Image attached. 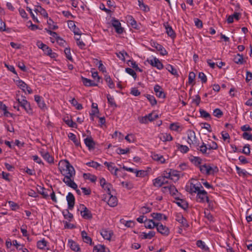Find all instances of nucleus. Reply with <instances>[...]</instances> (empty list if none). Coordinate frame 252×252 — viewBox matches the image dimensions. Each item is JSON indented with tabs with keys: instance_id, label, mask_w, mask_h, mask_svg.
I'll use <instances>...</instances> for the list:
<instances>
[{
	"instance_id": "f257e3e1",
	"label": "nucleus",
	"mask_w": 252,
	"mask_h": 252,
	"mask_svg": "<svg viewBox=\"0 0 252 252\" xmlns=\"http://www.w3.org/2000/svg\"><path fill=\"white\" fill-rule=\"evenodd\" d=\"M59 169L63 176H74L75 171L74 167L67 160H61L59 163Z\"/></svg>"
},
{
	"instance_id": "f03ea898",
	"label": "nucleus",
	"mask_w": 252,
	"mask_h": 252,
	"mask_svg": "<svg viewBox=\"0 0 252 252\" xmlns=\"http://www.w3.org/2000/svg\"><path fill=\"white\" fill-rule=\"evenodd\" d=\"M197 201L200 203H204L207 202H209V199L207 196V192L204 189H200L197 192L196 195Z\"/></svg>"
},
{
	"instance_id": "7ed1b4c3",
	"label": "nucleus",
	"mask_w": 252,
	"mask_h": 252,
	"mask_svg": "<svg viewBox=\"0 0 252 252\" xmlns=\"http://www.w3.org/2000/svg\"><path fill=\"white\" fill-rule=\"evenodd\" d=\"M22 99L20 102V106L29 114H32V111L30 103L26 100V97L22 96Z\"/></svg>"
},
{
	"instance_id": "20e7f679",
	"label": "nucleus",
	"mask_w": 252,
	"mask_h": 252,
	"mask_svg": "<svg viewBox=\"0 0 252 252\" xmlns=\"http://www.w3.org/2000/svg\"><path fill=\"white\" fill-rule=\"evenodd\" d=\"M151 46L155 48L157 51L160 52V55L162 56L166 55L167 52L165 48L160 44L158 43L157 42L154 41H151Z\"/></svg>"
},
{
	"instance_id": "39448f33",
	"label": "nucleus",
	"mask_w": 252,
	"mask_h": 252,
	"mask_svg": "<svg viewBox=\"0 0 252 252\" xmlns=\"http://www.w3.org/2000/svg\"><path fill=\"white\" fill-rule=\"evenodd\" d=\"M64 176V177L63 181L65 184L73 189H76L77 188V184L71 179L73 176H70L69 175Z\"/></svg>"
},
{
	"instance_id": "423d86ee",
	"label": "nucleus",
	"mask_w": 252,
	"mask_h": 252,
	"mask_svg": "<svg viewBox=\"0 0 252 252\" xmlns=\"http://www.w3.org/2000/svg\"><path fill=\"white\" fill-rule=\"evenodd\" d=\"M156 227L158 231L161 234L164 236H167L169 235L170 232L169 229L165 225H163L160 223H157Z\"/></svg>"
},
{
	"instance_id": "0eeeda50",
	"label": "nucleus",
	"mask_w": 252,
	"mask_h": 252,
	"mask_svg": "<svg viewBox=\"0 0 252 252\" xmlns=\"http://www.w3.org/2000/svg\"><path fill=\"white\" fill-rule=\"evenodd\" d=\"M112 25L115 28L117 33L121 34L123 32L124 29L121 26V24L119 20L114 18L112 20Z\"/></svg>"
},
{
	"instance_id": "6e6552de",
	"label": "nucleus",
	"mask_w": 252,
	"mask_h": 252,
	"mask_svg": "<svg viewBox=\"0 0 252 252\" xmlns=\"http://www.w3.org/2000/svg\"><path fill=\"white\" fill-rule=\"evenodd\" d=\"M80 208L82 210L81 211V215L84 219H91L92 218L91 211L85 205H82Z\"/></svg>"
},
{
	"instance_id": "1a4fd4ad",
	"label": "nucleus",
	"mask_w": 252,
	"mask_h": 252,
	"mask_svg": "<svg viewBox=\"0 0 252 252\" xmlns=\"http://www.w3.org/2000/svg\"><path fill=\"white\" fill-rule=\"evenodd\" d=\"M163 26L166 30V33L171 38L174 39L176 37V33L173 31L172 28L169 25L168 22L164 23Z\"/></svg>"
},
{
	"instance_id": "9d476101",
	"label": "nucleus",
	"mask_w": 252,
	"mask_h": 252,
	"mask_svg": "<svg viewBox=\"0 0 252 252\" xmlns=\"http://www.w3.org/2000/svg\"><path fill=\"white\" fill-rule=\"evenodd\" d=\"M84 143L89 150L94 149L95 143L92 137H87L84 139Z\"/></svg>"
},
{
	"instance_id": "9b49d317",
	"label": "nucleus",
	"mask_w": 252,
	"mask_h": 252,
	"mask_svg": "<svg viewBox=\"0 0 252 252\" xmlns=\"http://www.w3.org/2000/svg\"><path fill=\"white\" fill-rule=\"evenodd\" d=\"M176 220L181 224V226L184 228L189 227L188 223L186 219L181 214H177L176 216Z\"/></svg>"
},
{
	"instance_id": "f8f14e48",
	"label": "nucleus",
	"mask_w": 252,
	"mask_h": 252,
	"mask_svg": "<svg viewBox=\"0 0 252 252\" xmlns=\"http://www.w3.org/2000/svg\"><path fill=\"white\" fill-rule=\"evenodd\" d=\"M66 200L67 201L68 207L69 209H72L75 204V198L73 194L69 192L66 196Z\"/></svg>"
},
{
	"instance_id": "ddd939ff",
	"label": "nucleus",
	"mask_w": 252,
	"mask_h": 252,
	"mask_svg": "<svg viewBox=\"0 0 252 252\" xmlns=\"http://www.w3.org/2000/svg\"><path fill=\"white\" fill-rule=\"evenodd\" d=\"M100 234L104 239L110 240L113 235V232L111 230L102 229L100 231Z\"/></svg>"
},
{
	"instance_id": "4468645a",
	"label": "nucleus",
	"mask_w": 252,
	"mask_h": 252,
	"mask_svg": "<svg viewBox=\"0 0 252 252\" xmlns=\"http://www.w3.org/2000/svg\"><path fill=\"white\" fill-rule=\"evenodd\" d=\"M147 61L154 67H156L158 69H161L163 68V66L161 63L157 58H154V60H147Z\"/></svg>"
},
{
	"instance_id": "2eb2a0df",
	"label": "nucleus",
	"mask_w": 252,
	"mask_h": 252,
	"mask_svg": "<svg viewBox=\"0 0 252 252\" xmlns=\"http://www.w3.org/2000/svg\"><path fill=\"white\" fill-rule=\"evenodd\" d=\"M154 91L156 95L159 98H165V94L162 91L161 87L158 85H156L154 87Z\"/></svg>"
},
{
	"instance_id": "dca6fc26",
	"label": "nucleus",
	"mask_w": 252,
	"mask_h": 252,
	"mask_svg": "<svg viewBox=\"0 0 252 252\" xmlns=\"http://www.w3.org/2000/svg\"><path fill=\"white\" fill-rule=\"evenodd\" d=\"M152 158L154 160L157 161L159 163L163 164L165 163L166 159L161 155L153 153L152 154Z\"/></svg>"
},
{
	"instance_id": "f3484780",
	"label": "nucleus",
	"mask_w": 252,
	"mask_h": 252,
	"mask_svg": "<svg viewBox=\"0 0 252 252\" xmlns=\"http://www.w3.org/2000/svg\"><path fill=\"white\" fill-rule=\"evenodd\" d=\"M68 26H69V28L71 30H72V31L75 34L81 35V33L80 32V30L78 28H77L76 26L74 21H69Z\"/></svg>"
},
{
	"instance_id": "a211bd4d",
	"label": "nucleus",
	"mask_w": 252,
	"mask_h": 252,
	"mask_svg": "<svg viewBox=\"0 0 252 252\" xmlns=\"http://www.w3.org/2000/svg\"><path fill=\"white\" fill-rule=\"evenodd\" d=\"M145 226L149 229H153L157 226L156 223L153 220H148L147 218L144 220Z\"/></svg>"
},
{
	"instance_id": "6ab92c4d",
	"label": "nucleus",
	"mask_w": 252,
	"mask_h": 252,
	"mask_svg": "<svg viewBox=\"0 0 252 252\" xmlns=\"http://www.w3.org/2000/svg\"><path fill=\"white\" fill-rule=\"evenodd\" d=\"M81 79L83 84L86 86H96L97 85V83L94 80H91L84 77H82Z\"/></svg>"
},
{
	"instance_id": "aec40b11",
	"label": "nucleus",
	"mask_w": 252,
	"mask_h": 252,
	"mask_svg": "<svg viewBox=\"0 0 252 252\" xmlns=\"http://www.w3.org/2000/svg\"><path fill=\"white\" fill-rule=\"evenodd\" d=\"M107 203L111 207H114L116 206L118 204L117 197L110 194V195H109V199L107 201Z\"/></svg>"
},
{
	"instance_id": "412c9836",
	"label": "nucleus",
	"mask_w": 252,
	"mask_h": 252,
	"mask_svg": "<svg viewBox=\"0 0 252 252\" xmlns=\"http://www.w3.org/2000/svg\"><path fill=\"white\" fill-rule=\"evenodd\" d=\"M34 100L37 103L38 106L41 109H44L46 107V104L43 100L42 98L38 95H34Z\"/></svg>"
},
{
	"instance_id": "4be33fe9",
	"label": "nucleus",
	"mask_w": 252,
	"mask_h": 252,
	"mask_svg": "<svg viewBox=\"0 0 252 252\" xmlns=\"http://www.w3.org/2000/svg\"><path fill=\"white\" fill-rule=\"evenodd\" d=\"M104 164L107 167L108 169L113 173V171L114 170V174L115 175H117V172L118 171V168H116L115 166H114V163L113 162H108L107 161H105L104 163Z\"/></svg>"
},
{
	"instance_id": "5701e85b",
	"label": "nucleus",
	"mask_w": 252,
	"mask_h": 252,
	"mask_svg": "<svg viewBox=\"0 0 252 252\" xmlns=\"http://www.w3.org/2000/svg\"><path fill=\"white\" fill-rule=\"evenodd\" d=\"M93 252H109V250L104 245H98L94 247Z\"/></svg>"
},
{
	"instance_id": "b1692460",
	"label": "nucleus",
	"mask_w": 252,
	"mask_h": 252,
	"mask_svg": "<svg viewBox=\"0 0 252 252\" xmlns=\"http://www.w3.org/2000/svg\"><path fill=\"white\" fill-rule=\"evenodd\" d=\"M43 51L44 52V54L47 56H50L52 58H55L56 57V54L54 52H53L52 49L49 47L47 45L43 49Z\"/></svg>"
},
{
	"instance_id": "393cba45",
	"label": "nucleus",
	"mask_w": 252,
	"mask_h": 252,
	"mask_svg": "<svg viewBox=\"0 0 252 252\" xmlns=\"http://www.w3.org/2000/svg\"><path fill=\"white\" fill-rule=\"evenodd\" d=\"M164 191H169V193L172 195H176L177 193V189H176L174 186H169L167 187H164L163 188Z\"/></svg>"
},
{
	"instance_id": "a878e982",
	"label": "nucleus",
	"mask_w": 252,
	"mask_h": 252,
	"mask_svg": "<svg viewBox=\"0 0 252 252\" xmlns=\"http://www.w3.org/2000/svg\"><path fill=\"white\" fill-rule=\"evenodd\" d=\"M169 170L170 173H171L170 179L173 180L174 182L178 181L180 177L179 172L171 169Z\"/></svg>"
},
{
	"instance_id": "bb28decb",
	"label": "nucleus",
	"mask_w": 252,
	"mask_h": 252,
	"mask_svg": "<svg viewBox=\"0 0 252 252\" xmlns=\"http://www.w3.org/2000/svg\"><path fill=\"white\" fill-rule=\"evenodd\" d=\"M81 236L85 243L90 244V245L92 244V238L88 236V234L84 230L81 232Z\"/></svg>"
},
{
	"instance_id": "cd10ccee",
	"label": "nucleus",
	"mask_w": 252,
	"mask_h": 252,
	"mask_svg": "<svg viewBox=\"0 0 252 252\" xmlns=\"http://www.w3.org/2000/svg\"><path fill=\"white\" fill-rule=\"evenodd\" d=\"M201 188H203V187L200 185V187L196 186L195 185L193 184H190L189 188L188 189V191L190 193H196L199 190H200Z\"/></svg>"
},
{
	"instance_id": "c85d7f7f",
	"label": "nucleus",
	"mask_w": 252,
	"mask_h": 252,
	"mask_svg": "<svg viewBox=\"0 0 252 252\" xmlns=\"http://www.w3.org/2000/svg\"><path fill=\"white\" fill-rule=\"evenodd\" d=\"M195 134L194 131L189 130L188 132V143L191 145L193 143V141L195 139Z\"/></svg>"
},
{
	"instance_id": "c756f323",
	"label": "nucleus",
	"mask_w": 252,
	"mask_h": 252,
	"mask_svg": "<svg viewBox=\"0 0 252 252\" xmlns=\"http://www.w3.org/2000/svg\"><path fill=\"white\" fill-rule=\"evenodd\" d=\"M233 61L237 64H242L244 63L243 56L239 54L234 55Z\"/></svg>"
},
{
	"instance_id": "7c9ffc66",
	"label": "nucleus",
	"mask_w": 252,
	"mask_h": 252,
	"mask_svg": "<svg viewBox=\"0 0 252 252\" xmlns=\"http://www.w3.org/2000/svg\"><path fill=\"white\" fill-rule=\"evenodd\" d=\"M34 11L36 13H39L42 16H43L45 18H48V13L45 10V9L42 8L40 6H37V7L35 8Z\"/></svg>"
},
{
	"instance_id": "2f4dec72",
	"label": "nucleus",
	"mask_w": 252,
	"mask_h": 252,
	"mask_svg": "<svg viewBox=\"0 0 252 252\" xmlns=\"http://www.w3.org/2000/svg\"><path fill=\"white\" fill-rule=\"evenodd\" d=\"M68 244L70 249L75 251L78 252L80 251V248L79 245L74 241L72 240H68Z\"/></svg>"
},
{
	"instance_id": "473e14b6",
	"label": "nucleus",
	"mask_w": 252,
	"mask_h": 252,
	"mask_svg": "<svg viewBox=\"0 0 252 252\" xmlns=\"http://www.w3.org/2000/svg\"><path fill=\"white\" fill-rule=\"evenodd\" d=\"M163 178L161 177H159L153 180V185L155 187H161L163 185Z\"/></svg>"
},
{
	"instance_id": "72a5a7b5",
	"label": "nucleus",
	"mask_w": 252,
	"mask_h": 252,
	"mask_svg": "<svg viewBox=\"0 0 252 252\" xmlns=\"http://www.w3.org/2000/svg\"><path fill=\"white\" fill-rule=\"evenodd\" d=\"M160 139L163 142L170 141L173 140L172 136L170 134L163 133L160 136Z\"/></svg>"
},
{
	"instance_id": "f704fd0d",
	"label": "nucleus",
	"mask_w": 252,
	"mask_h": 252,
	"mask_svg": "<svg viewBox=\"0 0 252 252\" xmlns=\"http://www.w3.org/2000/svg\"><path fill=\"white\" fill-rule=\"evenodd\" d=\"M83 177L85 179L90 180L93 183H94L97 179V177L95 175H92L90 173H84Z\"/></svg>"
},
{
	"instance_id": "c9c22d12",
	"label": "nucleus",
	"mask_w": 252,
	"mask_h": 252,
	"mask_svg": "<svg viewBox=\"0 0 252 252\" xmlns=\"http://www.w3.org/2000/svg\"><path fill=\"white\" fill-rule=\"evenodd\" d=\"M196 245L198 247L204 251H209V248L205 245V243L202 240H198L196 242Z\"/></svg>"
},
{
	"instance_id": "e433bc0d",
	"label": "nucleus",
	"mask_w": 252,
	"mask_h": 252,
	"mask_svg": "<svg viewBox=\"0 0 252 252\" xmlns=\"http://www.w3.org/2000/svg\"><path fill=\"white\" fill-rule=\"evenodd\" d=\"M176 202L177 204L184 210L188 208V203L184 200L178 199Z\"/></svg>"
},
{
	"instance_id": "4c0bfd02",
	"label": "nucleus",
	"mask_w": 252,
	"mask_h": 252,
	"mask_svg": "<svg viewBox=\"0 0 252 252\" xmlns=\"http://www.w3.org/2000/svg\"><path fill=\"white\" fill-rule=\"evenodd\" d=\"M190 160L195 166H199L202 162L201 158L198 157H192V158L190 159Z\"/></svg>"
},
{
	"instance_id": "58836bf2",
	"label": "nucleus",
	"mask_w": 252,
	"mask_h": 252,
	"mask_svg": "<svg viewBox=\"0 0 252 252\" xmlns=\"http://www.w3.org/2000/svg\"><path fill=\"white\" fill-rule=\"evenodd\" d=\"M68 136L69 138L74 142L76 146H78L80 145V142L77 139L76 136L74 134L69 133Z\"/></svg>"
},
{
	"instance_id": "ea45409f",
	"label": "nucleus",
	"mask_w": 252,
	"mask_h": 252,
	"mask_svg": "<svg viewBox=\"0 0 252 252\" xmlns=\"http://www.w3.org/2000/svg\"><path fill=\"white\" fill-rule=\"evenodd\" d=\"M199 113L201 117L206 119L207 120H211V116L210 114L206 112L205 110L200 109L199 110Z\"/></svg>"
},
{
	"instance_id": "a19ab883",
	"label": "nucleus",
	"mask_w": 252,
	"mask_h": 252,
	"mask_svg": "<svg viewBox=\"0 0 252 252\" xmlns=\"http://www.w3.org/2000/svg\"><path fill=\"white\" fill-rule=\"evenodd\" d=\"M155 235V232L154 231H150L148 233L143 232L141 236L142 239H151Z\"/></svg>"
},
{
	"instance_id": "79ce46f5",
	"label": "nucleus",
	"mask_w": 252,
	"mask_h": 252,
	"mask_svg": "<svg viewBox=\"0 0 252 252\" xmlns=\"http://www.w3.org/2000/svg\"><path fill=\"white\" fill-rule=\"evenodd\" d=\"M107 99L109 104L112 107H116L117 104L115 103L114 98L110 94H107Z\"/></svg>"
},
{
	"instance_id": "37998d69",
	"label": "nucleus",
	"mask_w": 252,
	"mask_h": 252,
	"mask_svg": "<svg viewBox=\"0 0 252 252\" xmlns=\"http://www.w3.org/2000/svg\"><path fill=\"white\" fill-rule=\"evenodd\" d=\"M43 158L49 163H53L54 162V158L50 156L48 152L43 155Z\"/></svg>"
},
{
	"instance_id": "c03bdc74",
	"label": "nucleus",
	"mask_w": 252,
	"mask_h": 252,
	"mask_svg": "<svg viewBox=\"0 0 252 252\" xmlns=\"http://www.w3.org/2000/svg\"><path fill=\"white\" fill-rule=\"evenodd\" d=\"M105 80L107 83L108 86L110 89H113L115 87L114 83L109 76H105Z\"/></svg>"
},
{
	"instance_id": "a18cd8bd",
	"label": "nucleus",
	"mask_w": 252,
	"mask_h": 252,
	"mask_svg": "<svg viewBox=\"0 0 252 252\" xmlns=\"http://www.w3.org/2000/svg\"><path fill=\"white\" fill-rule=\"evenodd\" d=\"M166 69L172 74H173V75H174L175 76H178V75L176 69H175L172 65H171L170 64H168L167 65Z\"/></svg>"
},
{
	"instance_id": "49530a36",
	"label": "nucleus",
	"mask_w": 252,
	"mask_h": 252,
	"mask_svg": "<svg viewBox=\"0 0 252 252\" xmlns=\"http://www.w3.org/2000/svg\"><path fill=\"white\" fill-rule=\"evenodd\" d=\"M146 97L152 106L155 105L157 104V101L154 96L151 94H147Z\"/></svg>"
},
{
	"instance_id": "de8ad7c7",
	"label": "nucleus",
	"mask_w": 252,
	"mask_h": 252,
	"mask_svg": "<svg viewBox=\"0 0 252 252\" xmlns=\"http://www.w3.org/2000/svg\"><path fill=\"white\" fill-rule=\"evenodd\" d=\"M18 86L24 92H26V88L27 87V84L22 80H19L17 82Z\"/></svg>"
},
{
	"instance_id": "09e8293b",
	"label": "nucleus",
	"mask_w": 252,
	"mask_h": 252,
	"mask_svg": "<svg viewBox=\"0 0 252 252\" xmlns=\"http://www.w3.org/2000/svg\"><path fill=\"white\" fill-rule=\"evenodd\" d=\"M47 245V242L43 239L37 243V247L40 249H43Z\"/></svg>"
},
{
	"instance_id": "8fccbe9b",
	"label": "nucleus",
	"mask_w": 252,
	"mask_h": 252,
	"mask_svg": "<svg viewBox=\"0 0 252 252\" xmlns=\"http://www.w3.org/2000/svg\"><path fill=\"white\" fill-rule=\"evenodd\" d=\"M64 122L70 127H76V124L71 119L67 118V119L64 120Z\"/></svg>"
},
{
	"instance_id": "3c124183",
	"label": "nucleus",
	"mask_w": 252,
	"mask_h": 252,
	"mask_svg": "<svg viewBox=\"0 0 252 252\" xmlns=\"http://www.w3.org/2000/svg\"><path fill=\"white\" fill-rule=\"evenodd\" d=\"M71 104L76 107L77 110H81L83 108L82 104L78 103L75 98H73L70 101Z\"/></svg>"
},
{
	"instance_id": "603ef678",
	"label": "nucleus",
	"mask_w": 252,
	"mask_h": 252,
	"mask_svg": "<svg viewBox=\"0 0 252 252\" xmlns=\"http://www.w3.org/2000/svg\"><path fill=\"white\" fill-rule=\"evenodd\" d=\"M86 165L90 166L93 167L95 169H97L98 167L100 166V164L97 162L94 161H91L90 162H88L86 163Z\"/></svg>"
},
{
	"instance_id": "864d4df0",
	"label": "nucleus",
	"mask_w": 252,
	"mask_h": 252,
	"mask_svg": "<svg viewBox=\"0 0 252 252\" xmlns=\"http://www.w3.org/2000/svg\"><path fill=\"white\" fill-rule=\"evenodd\" d=\"M177 147L178 149L183 153H186L189 150L188 147L185 145L178 144Z\"/></svg>"
},
{
	"instance_id": "5fc2aeb1",
	"label": "nucleus",
	"mask_w": 252,
	"mask_h": 252,
	"mask_svg": "<svg viewBox=\"0 0 252 252\" xmlns=\"http://www.w3.org/2000/svg\"><path fill=\"white\" fill-rule=\"evenodd\" d=\"M152 217L158 220H160L162 219L163 214L158 213H153L151 214Z\"/></svg>"
},
{
	"instance_id": "6e6d98bb",
	"label": "nucleus",
	"mask_w": 252,
	"mask_h": 252,
	"mask_svg": "<svg viewBox=\"0 0 252 252\" xmlns=\"http://www.w3.org/2000/svg\"><path fill=\"white\" fill-rule=\"evenodd\" d=\"M63 215L65 219L70 220L73 218V215L70 213L68 210H66L63 212Z\"/></svg>"
},
{
	"instance_id": "4d7b16f0",
	"label": "nucleus",
	"mask_w": 252,
	"mask_h": 252,
	"mask_svg": "<svg viewBox=\"0 0 252 252\" xmlns=\"http://www.w3.org/2000/svg\"><path fill=\"white\" fill-rule=\"evenodd\" d=\"M213 115L218 118H220L223 115V113L220 109L216 108L213 111Z\"/></svg>"
},
{
	"instance_id": "13d9d810",
	"label": "nucleus",
	"mask_w": 252,
	"mask_h": 252,
	"mask_svg": "<svg viewBox=\"0 0 252 252\" xmlns=\"http://www.w3.org/2000/svg\"><path fill=\"white\" fill-rule=\"evenodd\" d=\"M129 62L130 63V66H132L133 68H134L136 71H139V72H142V69L140 68L138 66L137 63L135 62L134 61H129Z\"/></svg>"
},
{
	"instance_id": "bf43d9fd",
	"label": "nucleus",
	"mask_w": 252,
	"mask_h": 252,
	"mask_svg": "<svg viewBox=\"0 0 252 252\" xmlns=\"http://www.w3.org/2000/svg\"><path fill=\"white\" fill-rule=\"evenodd\" d=\"M92 76L94 79V81L97 84L99 82L100 77L98 75V72L97 71L92 72Z\"/></svg>"
},
{
	"instance_id": "052dcab7",
	"label": "nucleus",
	"mask_w": 252,
	"mask_h": 252,
	"mask_svg": "<svg viewBox=\"0 0 252 252\" xmlns=\"http://www.w3.org/2000/svg\"><path fill=\"white\" fill-rule=\"evenodd\" d=\"M117 56L121 60L125 61V55H127V54L126 52L125 51H120L119 53H116Z\"/></svg>"
},
{
	"instance_id": "680f3d73",
	"label": "nucleus",
	"mask_w": 252,
	"mask_h": 252,
	"mask_svg": "<svg viewBox=\"0 0 252 252\" xmlns=\"http://www.w3.org/2000/svg\"><path fill=\"white\" fill-rule=\"evenodd\" d=\"M126 73L131 75L134 78V79H135L137 77L136 73H135L134 70L131 69V68H126Z\"/></svg>"
},
{
	"instance_id": "e2e57ef3",
	"label": "nucleus",
	"mask_w": 252,
	"mask_h": 252,
	"mask_svg": "<svg viewBox=\"0 0 252 252\" xmlns=\"http://www.w3.org/2000/svg\"><path fill=\"white\" fill-rule=\"evenodd\" d=\"M128 22L133 28L137 29V22L132 16L128 17Z\"/></svg>"
},
{
	"instance_id": "0e129e2a",
	"label": "nucleus",
	"mask_w": 252,
	"mask_h": 252,
	"mask_svg": "<svg viewBox=\"0 0 252 252\" xmlns=\"http://www.w3.org/2000/svg\"><path fill=\"white\" fill-rule=\"evenodd\" d=\"M129 152V148H126L125 149H122L121 148H119L117 150V153L119 155H123L128 153Z\"/></svg>"
},
{
	"instance_id": "69168bd1",
	"label": "nucleus",
	"mask_w": 252,
	"mask_h": 252,
	"mask_svg": "<svg viewBox=\"0 0 252 252\" xmlns=\"http://www.w3.org/2000/svg\"><path fill=\"white\" fill-rule=\"evenodd\" d=\"M136 173V177H143L145 176L146 175V171L144 170H139L137 171L136 170L135 173Z\"/></svg>"
},
{
	"instance_id": "338daca9",
	"label": "nucleus",
	"mask_w": 252,
	"mask_h": 252,
	"mask_svg": "<svg viewBox=\"0 0 252 252\" xmlns=\"http://www.w3.org/2000/svg\"><path fill=\"white\" fill-rule=\"evenodd\" d=\"M207 149L208 148L204 143H203L200 146L199 150L203 154H207Z\"/></svg>"
},
{
	"instance_id": "774afa93",
	"label": "nucleus",
	"mask_w": 252,
	"mask_h": 252,
	"mask_svg": "<svg viewBox=\"0 0 252 252\" xmlns=\"http://www.w3.org/2000/svg\"><path fill=\"white\" fill-rule=\"evenodd\" d=\"M242 153L246 155H249L250 154V148L249 144L246 145L243 149Z\"/></svg>"
}]
</instances>
